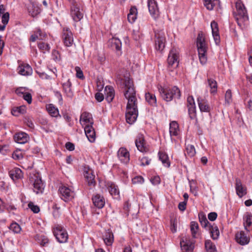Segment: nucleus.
<instances>
[{"label": "nucleus", "mask_w": 252, "mask_h": 252, "mask_svg": "<svg viewBox=\"0 0 252 252\" xmlns=\"http://www.w3.org/2000/svg\"><path fill=\"white\" fill-rule=\"evenodd\" d=\"M124 85V96L127 100L126 112V121L129 124H132L136 120L138 114L136 92L133 82L129 78H125Z\"/></svg>", "instance_id": "nucleus-1"}, {"label": "nucleus", "mask_w": 252, "mask_h": 252, "mask_svg": "<svg viewBox=\"0 0 252 252\" xmlns=\"http://www.w3.org/2000/svg\"><path fill=\"white\" fill-rule=\"evenodd\" d=\"M196 45L200 62L202 64H204L207 62L206 52L207 46L205 36L202 32H200L198 34L196 39Z\"/></svg>", "instance_id": "nucleus-2"}, {"label": "nucleus", "mask_w": 252, "mask_h": 252, "mask_svg": "<svg viewBox=\"0 0 252 252\" xmlns=\"http://www.w3.org/2000/svg\"><path fill=\"white\" fill-rule=\"evenodd\" d=\"M236 11L234 15L238 25L241 27L243 23L248 20V15L244 4L241 0H238L235 4Z\"/></svg>", "instance_id": "nucleus-3"}, {"label": "nucleus", "mask_w": 252, "mask_h": 252, "mask_svg": "<svg viewBox=\"0 0 252 252\" xmlns=\"http://www.w3.org/2000/svg\"><path fill=\"white\" fill-rule=\"evenodd\" d=\"M160 95L166 101H170L173 98H179L180 97V91L176 86L171 88H164L160 87L158 89Z\"/></svg>", "instance_id": "nucleus-4"}, {"label": "nucleus", "mask_w": 252, "mask_h": 252, "mask_svg": "<svg viewBox=\"0 0 252 252\" xmlns=\"http://www.w3.org/2000/svg\"><path fill=\"white\" fill-rule=\"evenodd\" d=\"M29 180L30 184L33 186L34 192L36 194L42 193L44 185L38 173L31 174Z\"/></svg>", "instance_id": "nucleus-5"}, {"label": "nucleus", "mask_w": 252, "mask_h": 252, "mask_svg": "<svg viewBox=\"0 0 252 252\" xmlns=\"http://www.w3.org/2000/svg\"><path fill=\"white\" fill-rule=\"evenodd\" d=\"M155 48L156 50L162 51L165 47V34L163 31H156L155 33Z\"/></svg>", "instance_id": "nucleus-6"}, {"label": "nucleus", "mask_w": 252, "mask_h": 252, "mask_svg": "<svg viewBox=\"0 0 252 252\" xmlns=\"http://www.w3.org/2000/svg\"><path fill=\"white\" fill-rule=\"evenodd\" d=\"M54 235L61 243H65L68 239L66 231L61 225H58L54 229Z\"/></svg>", "instance_id": "nucleus-7"}, {"label": "nucleus", "mask_w": 252, "mask_h": 252, "mask_svg": "<svg viewBox=\"0 0 252 252\" xmlns=\"http://www.w3.org/2000/svg\"><path fill=\"white\" fill-rule=\"evenodd\" d=\"M70 15L75 22L80 21L83 17L82 9H80L78 4L75 1L72 3L70 7Z\"/></svg>", "instance_id": "nucleus-8"}, {"label": "nucleus", "mask_w": 252, "mask_h": 252, "mask_svg": "<svg viewBox=\"0 0 252 252\" xmlns=\"http://www.w3.org/2000/svg\"><path fill=\"white\" fill-rule=\"evenodd\" d=\"M167 63L169 67L175 68L179 64V55L174 49L170 50L167 59Z\"/></svg>", "instance_id": "nucleus-9"}, {"label": "nucleus", "mask_w": 252, "mask_h": 252, "mask_svg": "<svg viewBox=\"0 0 252 252\" xmlns=\"http://www.w3.org/2000/svg\"><path fill=\"white\" fill-rule=\"evenodd\" d=\"M84 176L89 186H94L95 184L94 175L93 174V170L88 166L85 165L83 167Z\"/></svg>", "instance_id": "nucleus-10"}, {"label": "nucleus", "mask_w": 252, "mask_h": 252, "mask_svg": "<svg viewBox=\"0 0 252 252\" xmlns=\"http://www.w3.org/2000/svg\"><path fill=\"white\" fill-rule=\"evenodd\" d=\"M59 191L61 194L62 199L66 202L73 197L74 193L68 187L62 186L60 187Z\"/></svg>", "instance_id": "nucleus-11"}, {"label": "nucleus", "mask_w": 252, "mask_h": 252, "mask_svg": "<svg viewBox=\"0 0 252 252\" xmlns=\"http://www.w3.org/2000/svg\"><path fill=\"white\" fill-rule=\"evenodd\" d=\"M63 39L64 44L66 47H70L73 43V38L72 32L67 28H63Z\"/></svg>", "instance_id": "nucleus-12"}, {"label": "nucleus", "mask_w": 252, "mask_h": 252, "mask_svg": "<svg viewBox=\"0 0 252 252\" xmlns=\"http://www.w3.org/2000/svg\"><path fill=\"white\" fill-rule=\"evenodd\" d=\"M147 4L150 14L156 19L159 16V10L157 1L155 0H148Z\"/></svg>", "instance_id": "nucleus-13"}, {"label": "nucleus", "mask_w": 252, "mask_h": 252, "mask_svg": "<svg viewBox=\"0 0 252 252\" xmlns=\"http://www.w3.org/2000/svg\"><path fill=\"white\" fill-rule=\"evenodd\" d=\"M135 143L137 149L140 152H146L148 151L144 136L142 134H139L137 135Z\"/></svg>", "instance_id": "nucleus-14"}, {"label": "nucleus", "mask_w": 252, "mask_h": 252, "mask_svg": "<svg viewBox=\"0 0 252 252\" xmlns=\"http://www.w3.org/2000/svg\"><path fill=\"white\" fill-rule=\"evenodd\" d=\"M180 246L183 252H192L194 248L193 243L187 237L182 238L180 241Z\"/></svg>", "instance_id": "nucleus-15"}, {"label": "nucleus", "mask_w": 252, "mask_h": 252, "mask_svg": "<svg viewBox=\"0 0 252 252\" xmlns=\"http://www.w3.org/2000/svg\"><path fill=\"white\" fill-rule=\"evenodd\" d=\"M235 189L237 195L241 198L245 196L247 193V187L243 185L241 180L236 178L235 180Z\"/></svg>", "instance_id": "nucleus-16"}, {"label": "nucleus", "mask_w": 252, "mask_h": 252, "mask_svg": "<svg viewBox=\"0 0 252 252\" xmlns=\"http://www.w3.org/2000/svg\"><path fill=\"white\" fill-rule=\"evenodd\" d=\"M197 102L199 109L202 112H209L211 108L208 100L205 97L199 96L197 98Z\"/></svg>", "instance_id": "nucleus-17"}, {"label": "nucleus", "mask_w": 252, "mask_h": 252, "mask_svg": "<svg viewBox=\"0 0 252 252\" xmlns=\"http://www.w3.org/2000/svg\"><path fill=\"white\" fill-rule=\"evenodd\" d=\"M117 156L122 163L126 164L129 161V153L125 148L122 147L120 148L118 151Z\"/></svg>", "instance_id": "nucleus-18"}, {"label": "nucleus", "mask_w": 252, "mask_h": 252, "mask_svg": "<svg viewBox=\"0 0 252 252\" xmlns=\"http://www.w3.org/2000/svg\"><path fill=\"white\" fill-rule=\"evenodd\" d=\"M80 123L83 127L87 125H93L94 123L92 114L86 112H83L81 115Z\"/></svg>", "instance_id": "nucleus-19"}, {"label": "nucleus", "mask_w": 252, "mask_h": 252, "mask_svg": "<svg viewBox=\"0 0 252 252\" xmlns=\"http://www.w3.org/2000/svg\"><path fill=\"white\" fill-rule=\"evenodd\" d=\"M236 242L241 245H245L250 242V238L243 231L238 232L235 235Z\"/></svg>", "instance_id": "nucleus-20"}, {"label": "nucleus", "mask_w": 252, "mask_h": 252, "mask_svg": "<svg viewBox=\"0 0 252 252\" xmlns=\"http://www.w3.org/2000/svg\"><path fill=\"white\" fill-rule=\"evenodd\" d=\"M211 27L212 29V35L215 43L217 45H219L220 42V37L219 32L218 23L216 21H213L211 23Z\"/></svg>", "instance_id": "nucleus-21"}, {"label": "nucleus", "mask_w": 252, "mask_h": 252, "mask_svg": "<svg viewBox=\"0 0 252 252\" xmlns=\"http://www.w3.org/2000/svg\"><path fill=\"white\" fill-rule=\"evenodd\" d=\"M108 46L112 50L121 53L122 43L119 39L117 38H112L110 39L108 41ZM118 54H119V53H118Z\"/></svg>", "instance_id": "nucleus-22"}, {"label": "nucleus", "mask_w": 252, "mask_h": 252, "mask_svg": "<svg viewBox=\"0 0 252 252\" xmlns=\"http://www.w3.org/2000/svg\"><path fill=\"white\" fill-rule=\"evenodd\" d=\"M18 73L24 76L30 75L32 73V69L31 66L26 63H22L18 67Z\"/></svg>", "instance_id": "nucleus-23"}, {"label": "nucleus", "mask_w": 252, "mask_h": 252, "mask_svg": "<svg viewBox=\"0 0 252 252\" xmlns=\"http://www.w3.org/2000/svg\"><path fill=\"white\" fill-rule=\"evenodd\" d=\"M85 134L88 140L93 142L95 140V133L94 129L93 127V125H87L84 126Z\"/></svg>", "instance_id": "nucleus-24"}, {"label": "nucleus", "mask_w": 252, "mask_h": 252, "mask_svg": "<svg viewBox=\"0 0 252 252\" xmlns=\"http://www.w3.org/2000/svg\"><path fill=\"white\" fill-rule=\"evenodd\" d=\"M94 205L98 209L102 208L105 205L104 197L99 194L94 195L92 197Z\"/></svg>", "instance_id": "nucleus-25"}, {"label": "nucleus", "mask_w": 252, "mask_h": 252, "mask_svg": "<svg viewBox=\"0 0 252 252\" xmlns=\"http://www.w3.org/2000/svg\"><path fill=\"white\" fill-rule=\"evenodd\" d=\"M243 225L245 229L247 231H250L252 227V215L250 213H247L243 217Z\"/></svg>", "instance_id": "nucleus-26"}, {"label": "nucleus", "mask_w": 252, "mask_h": 252, "mask_svg": "<svg viewBox=\"0 0 252 252\" xmlns=\"http://www.w3.org/2000/svg\"><path fill=\"white\" fill-rule=\"evenodd\" d=\"M29 139L28 135L24 132H19L15 134V141L19 144H25Z\"/></svg>", "instance_id": "nucleus-27"}, {"label": "nucleus", "mask_w": 252, "mask_h": 252, "mask_svg": "<svg viewBox=\"0 0 252 252\" xmlns=\"http://www.w3.org/2000/svg\"><path fill=\"white\" fill-rule=\"evenodd\" d=\"M71 83L69 79L62 84L63 91L67 97L72 98L73 96V93L71 88Z\"/></svg>", "instance_id": "nucleus-28"}, {"label": "nucleus", "mask_w": 252, "mask_h": 252, "mask_svg": "<svg viewBox=\"0 0 252 252\" xmlns=\"http://www.w3.org/2000/svg\"><path fill=\"white\" fill-rule=\"evenodd\" d=\"M207 229L209 231L211 237L213 239L216 240L219 238L220 231L216 225H211V224H209V227Z\"/></svg>", "instance_id": "nucleus-29"}, {"label": "nucleus", "mask_w": 252, "mask_h": 252, "mask_svg": "<svg viewBox=\"0 0 252 252\" xmlns=\"http://www.w3.org/2000/svg\"><path fill=\"white\" fill-rule=\"evenodd\" d=\"M9 176L13 180L21 179L23 177L22 170L18 168H15L9 171Z\"/></svg>", "instance_id": "nucleus-30"}, {"label": "nucleus", "mask_w": 252, "mask_h": 252, "mask_svg": "<svg viewBox=\"0 0 252 252\" xmlns=\"http://www.w3.org/2000/svg\"><path fill=\"white\" fill-rule=\"evenodd\" d=\"M159 159L162 162L163 165L167 167H169L170 162L168 155L164 152L159 151L158 153Z\"/></svg>", "instance_id": "nucleus-31"}, {"label": "nucleus", "mask_w": 252, "mask_h": 252, "mask_svg": "<svg viewBox=\"0 0 252 252\" xmlns=\"http://www.w3.org/2000/svg\"><path fill=\"white\" fill-rule=\"evenodd\" d=\"M106 97L105 99L110 103L112 101L114 96L115 92L113 88L111 86H106L105 88Z\"/></svg>", "instance_id": "nucleus-32"}, {"label": "nucleus", "mask_w": 252, "mask_h": 252, "mask_svg": "<svg viewBox=\"0 0 252 252\" xmlns=\"http://www.w3.org/2000/svg\"><path fill=\"white\" fill-rule=\"evenodd\" d=\"M179 131V125L175 121H173L170 123L169 132L170 136H177Z\"/></svg>", "instance_id": "nucleus-33"}, {"label": "nucleus", "mask_w": 252, "mask_h": 252, "mask_svg": "<svg viewBox=\"0 0 252 252\" xmlns=\"http://www.w3.org/2000/svg\"><path fill=\"white\" fill-rule=\"evenodd\" d=\"M46 109L49 114L54 117H57L59 116V112L58 109L53 104H49L46 105Z\"/></svg>", "instance_id": "nucleus-34"}, {"label": "nucleus", "mask_w": 252, "mask_h": 252, "mask_svg": "<svg viewBox=\"0 0 252 252\" xmlns=\"http://www.w3.org/2000/svg\"><path fill=\"white\" fill-rule=\"evenodd\" d=\"M198 229L199 226L197 222L196 221H191L190 222V231L193 238H197L199 235Z\"/></svg>", "instance_id": "nucleus-35"}, {"label": "nucleus", "mask_w": 252, "mask_h": 252, "mask_svg": "<svg viewBox=\"0 0 252 252\" xmlns=\"http://www.w3.org/2000/svg\"><path fill=\"white\" fill-rule=\"evenodd\" d=\"M145 98L150 105L153 106L157 105V99L155 94L150 93H146Z\"/></svg>", "instance_id": "nucleus-36"}, {"label": "nucleus", "mask_w": 252, "mask_h": 252, "mask_svg": "<svg viewBox=\"0 0 252 252\" xmlns=\"http://www.w3.org/2000/svg\"><path fill=\"white\" fill-rule=\"evenodd\" d=\"M108 190L110 194L115 198H117L119 195V190L118 187L114 184H111L108 187Z\"/></svg>", "instance_id": "nucleus-37"}, {"label": "nucleus", "mask_w": 252, "mask_h": 252, "mask_svg": "<svg viewBox=\"0 0 252 252\" xmlns=\"http://www.w3.org/2000/svg\"><path fill=\"white\" fill-rule=\"evenodd\" d=\"M26 112V108L22 105L19 107H14L11 110V114L13 116H18L20 114H23Z\"/></svg>", "instance_id": "nucleus-38"}, {"label": "nucleus", "mask_w": 252, "mask_h": 252, "mask_svg": "<svg viewBox=\"0 0 252 252\" xmlns=\"http://www.w3.org/2000/svg\"><path fill=\"white\" fill-rule=\"evenodd\" d=\"M204 5L207 9L209 10H212L214 6L217 4H219V0H204Z\"/></svg>", "instance_id": "nucleus-39"}, {"label": "nucleus", "mask_w": 252, "mask_h": 252, "mask_svg": "<svg viewBox=\"0 0 252 252\" xmlns=\"http://www.w3.org/2000/svg\"><path fill=\"white\" fill-rule=\"evenodd\" d=\"M208 85L210 88V93L212 94L216 93L217 91V83L213 79H208Z\"/></svg>", "instance_id": "nucleus-40"}, {"label": "nucleus", "mask_w": 252, "mask_h": 252, "mask_svg": "<svg viewBox=\"0 0 252 252\" xmlns=\"http://www.w3.org/2000/svg\"><path fill=\"white\" fill-rule=\"evenodd\" d=\"M205 247L207 252H217L215 245L210 240L205 241Z\"/></svg>", "instance_id": "nucleus-41"}, {"label": "nucleus", "mask_w": 252, "mask_h": 252, "mask_svg": "<svg viewBox=\"0 0 252 252\" xmlns=\"http://www.w3.org/2000/svg\"><path fill=\"white\" fill-rule=\"evenodd\" d=\"M103 240L106 245H111L113 242V234L111 232H107L105 233Z\"/></svg>", "instance_id": "nucleus-42"}, {"label": "nucleus", "mask_w": 252, "mask_h": 252, "mask_svg": "<svg viewBox=\"0 0 252 252\" xmlns=\"http://www.w3.org/2000/svg\"><path fill=\"white\" fill-rule=\"evenodd\" d=\"M186 153H185L186 156L187 155L189 157H192L195 155L196 151H195V149L194 146L190 145V144H188V145H186Z\"/></svg>", "instance_id": "nucleus-43"}, {"label": "nucleus", "mask_w": 252, "mask_h": 252, "mask_svg": "<svg viewBox=\"0 0 252 252\" xmlns=\"http://www.w3.org/2000/svg\"><path fill=\"white\" fill-rule=\"evenodd\" d=\"M36 239L38 243L42 246H44L46 244L48 243L49 239L44 235H36Z\"/></svg>", "instance_id": "nucleus-44"}, {"label": "nucleus", "mask_w": 252, "mask_h": 252, "mask_svg": "<svg viewBox=\"0 0 252 252\" xmlns=\"http://www.w3.org/2000/svg\"><path fill=\"white\" fill-rule=\"evenodd\" d=\"M38 47L43 53L46 52H49L50 49V47L48 44L43 42L38 43Z\"/></svg>", "instance_id": "nucleus-45"}, {"label": "nucleus", "mask_w": 252, "mask_h": 252, "mask_svg": "<svg viewBox=\"0 0 252 252\" xmlns=\"http://www.w3.org/2000/svg\"><path fill=\"white\" fill-rule=\"evenodd\" d=\"M199 221L202 227L208 228L209 226V222L204 215L199 214Z\"/></svg>", "instance_id": "nucleus-46"}, {"label": "nucleus", "mask_w": 252, "mask_h": 252, "mask_svg": "<svg viewBox=\"0 0 252 252\" xmlns=\"http://www.w3.org/2000/svg\"><path fill=\"white\" fill-rule=\"evenodd\" d=\"M9 229L15 233H20L21 230L20 226L16 222L11 223Z\"/></svg>", "instance_id": "nucleus-47"}, {"label": "nucleus", "mask_w": 252, "mask_h": 252, "mask_svg": "<svg viewBox=\"0 0 252 252\" xmlns=\"http://www.w3.org/2000/svg\"><path fill=\"white\" fill-rule=\"evenodd\" d=\"M189 114L191 119L195 117L196 107L195 106H188Z\"/></svg>", "instance_id": "nucleus-48"}, {"label": "nucleus", "mask_w": 252, "mask_h": 252, "mask_svg": "<svg viewBox=\"0 0 252 252\" xmlns=\"http://www.w3.org/2000/svg\"><path fill=\"white\" fill-rule=\"evenodd\" d=\"M12 158L15 160H19L23 158V155L20 150H16L12 154Z\"/></svg>", "instance_id": "nucleus-49"}, {"label": "nucleus", "mask_w": 252, "mask_h": 252, "mask_svg": "<svg viewBox=\"0 0 252 252\" xmlns=\"http://www.w3.org/2000/svg\"><path fill=\"white\" fill-rule=\"evenodd\" d=\"M28 207L34 213H37L40 211L39 207L37 205H34L32 202H30L28 204Z\"/></svg>", "instance_id": "nucleus-50"}, {"label": "nucleus", "mask_w": 252, "mask_h": 252, "mask_svg": "<svg viewBox=\"0 0 252 252\" xmlns=\"http://www.w3.org/2000/svg\"><path fill=\"white\" fill-rule=\"evenodd\" d=\"M225 100L228 104H229L232 101V93L231 90L229 89L226 92Z\"/></svg>", "instance_id": "nucleus-51"}, {"label": "nucleus", "mask_w": 252, "mask_h": 252, "mask_svg": "<svg viewBox=\"0 0 252 252\" xmlns=\"http://www.w3.org/2000/svg\"><path fill=\"white\" fill-rule=\"evenodd\" d=\"M35 32L38 36V38L40 40L44 39L47 36L46 34L43 32L40 29H37Z\"/></svg>", "instance_id": "nucleus-52"}, {"label": "nucleus", "mask_w": 252, "mask_h": 252, "mask_svg": "<svg viewBox=\"0 0 252 252\" xmlns=\"http://www.w3.org/2000/svg\"><path fill=\"white\" fill-rule=\"evenodd\" d=\"M133 184H142L144 182V179L141 176H136L132 179Z\"/></svg>", "instance_id": "nucleus-53"}, {"label": "nucleus", "mask_w": 252, "mask_h": 252, "mask_svg": "<svg viewBox=\"0 0 252 252\" xmlns=\"http://www.w3.org/2000/svg\"><path fill=\"white\" fill-rule=\"evenodd\" d=\"M21 93L23 94V98L26 100L29 104H31L32 101V96L31 94L29 93H26L24 94L23 93L21 92Z\"/></svg>", "instance_id": "nucleus-54"}, {"label": "nucleus", "mask_w": 252, "mask_h": 252, "mask_svg": "<svg viewBox=\"0 0 252 252\" xmlns=\"http://www.w3.org/2000/svg\"><path fill=\"white\" fill-rule=\"evenodd\" d=\"M9 19V14L8 12H5L2 14L1 17V22L3 24L7 25Z\"/></svg>", "instance_id": "nucleus-55"}, {"label": "nucleus", "mask_w": 252, "mask_h": 252, "mask_svg": "<svg viewBox=\"0 0 252 252\" xmlns=\"http://www.w3.org/2000/svg\"><path fill=\"white\" fill-rule=\"evenodd\" d=\"M25 123L26 125L31 128H33L34 127L33 123L31 119L29 117H26L24 120Z\"/></svg>", "instance_id": "nucleus-56"}, {"label": "nucleus", "mask_w": 252, "mask_h": 252, "mask_svg": "<svg viewBox=\"0 0 252 252\" xmlns=\"http://www.w3.org/2000/svg\"><path fill=\"white\" fill-rule=\"evenodd\" d=\"M75 70L76 71L77 77L81 79H83L84 78L83 73L82 71L81 70L80 68L79 67H76Z\"/></svg>", "instance_id": "nucleus-57"}, {"label": "nucleus", "mask_w": 252, "mask_h": 252, "mask_svg": "<svg viewBox=\"0 0 252 252\" xmlns=\"http://www.w3.org/2000/svg\"><path fill=\"white\" fill-rule=\"evenodd\" d=\"M9 151V147L7 145L0 146V153L3 155H6Z\"/></svg>", "instance_id": "nucleus-58"}, {"label": "nucleus", "mask_w": 252, "mask_h": 252, "mask_svg": "<svg viewBox=\"0 0 252 252\" xmlns=\"http://www.w3.org/2000/svg\"><path fill=\"white\" fill-rule=\"evenodd\" d=\"M151 161V159H149L147 157H143L141 160V165L144 166V165H148L150 164Z\"/></svg>", "instance_id": "nucleus-59"}, {"label": "nucleus", "mask_w": 252, "mask_h": 252, "mask_svg": "<svg viewBox=\"0 0 252 252\" xmlns=\"http://www.w3.org/2000/svg\"><path fill=\"white\" fill-rule=\"evenodd\" d=\"M217 214L216 212H211L208 214V219L211 221H214L217 217Z\"/></svg>", "instance_id": "nucleus-60"}, {"label": "nucleus", "mask_w": 252, "mask_h": 252, "mask_svg": "<svg viewBox=\"0 0 252 252\" xmlns=\"http://www.w3.org/2000/svg\"><path fill=\"white\" fill-rule=\"evenodd\" d=\"M151 183L154 185H158L160 182V179L159 176H155L151 179Z\"/></svg>", "instance_id": "nucleus-61"}, {"label": "nucleus", "mask_w": 252, "mask_h": 252, "mask_svg": "<svg viewBox=\"0 0 252 252\" xmlns=\"http://www.w3.org/2000/svg\"><path fill=\"white\" fill-rule=\"evenodd\" d=\"M187 202L186 201L181 202L178 205V208L180 210L184 211L186 209Z\"/></svg>", "instance_id": "nucleus-62"}, {"label": "nucleus", "mask_w": 252, "mask_h": 252, "mask_svg": "<svg viewBox=\"0 0 252 252\" xmlns=\"http://www.w3.org/2000/svg\"><path fill=\"white\" fill-rule=\"evenodd\" d=\"M136 19V14H128L127 20L129 21V22L132 23L135 21Z\"/></svg>", "instance_id": "nucleus-63"}, {"label": "nucleus", "mask_w": 252, "mask_h": 252, "mask_svg": "<svg viewBox=\"0 0 252 252\" xmlns=\"http://www.w3.org/2000/svg\"><path fill=\"white\" fill-rule=\"evenodd\" d=\"M95 98L98 102H101L104 99V96L102 93H97L95 94Z\"/></svg>", "instance_id": "nucleus-64"}]
</instances>
